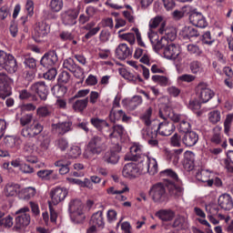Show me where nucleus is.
<instances>
[{
  "label": "nucleus",
  "instance_id": "obj_8",
  "mask_svg": "<svg viewBox=\"0 0 233 233\" xmlns=\"http://www.w3.org/2000/svg\"><path fill=\"white\" fill-rule=\"evenodd\" d=\"M45 130V127L39 122H33L32 125L24 127L21 131L23 137H35Z\"/></svg>",
  "mask_w": 233,
  "mask_h": 233
},
{
  "label": "nucleus",
  "instance_id": "obj_36",
  "mask_svg": "<svg viewBox=\"0 0 233 233\" xmlns=\"http://www.w3.org/2000/svg\"><path fill=\"white\" fill-rule=\"evenodd\" d=\"M154 111V109L152 107H148L147 109H146V111L140 116V120L142 121V123H144V125L146 126H150L153 123H157V121H152V112Z\"/></svg>",
  "mask_w": 233,
  "mask_h": 233
},
{
  "label": "nucleus",
  "instance_id": "obj_9",
  "mask_svg": "<svg viewBox=\"0 0 233 233\" xmlns=\"http://www.w3.org/2000/svg\"><path fill=\"white\" fill-rule=\"evenodd\" d=\"M79 15V11L77 9H68L62 13L61 18L62 23L66 26H74L77 23V17Z\"/></svg>",
  "mask_w": 233,
  "mask_h": 233
},
{
  "label": "nucleus",
  "instance_id": "obj_46",
  "mask_svg": "<svg viewBox=\"0 0 233 233\" xmlns=\"http://www.w3.org/2000/svg\"><path fill=\"white\" fill-rule=\"evenodd\" d=\"M152 81H154V83H158L160 86H168V77L167 76L155 75L152 76Z\"/></svg>",
  "mask_w": 233,
  "mask_h": 233
},
{
  "label": "nucleus",
  "instance_id": "obj_34",
  "mask_svg": "<svg viewBox=\"0 0 233 233\" xmlns=\"http://www.w3.org/2000/svg\"><path fill=\"white\" fill-rule=\"evenodd\" d=\"M90 225L94 227H105V220L103 218V211H97L93 214L90 219Z\"/></svg>",
  "mask_w": 233,
  "mask_h": 233
},
{
  "label": "nucleus",
  "instance_id": "obj_15",
  "mask_svg": "<svg viewBox=\"0 0 233 233\" xmlns=\"http://www.w3.org/2000/svg\"><path fill=\"white\" fill-rule=\"evenodd\" d=\"M48 34H50V25L45 22H40L35 28V40L39 43L41 39L46 37Z\"/></svg>",
  "mask_w": 233,
  "mask_h": 233
},
{
  "label": "nucleus",
  "instance_id": "obj_30",
  "mask_svg": "<svg viewBox=\"0 0 233 233\" xmlns=\"http://www.w3.org/2000/svg\"><path fill=\"white\" fill-rule=\"evenodd\" d=\"M155 216L159 218L161 221H172L176 217V213L171 209H160L155 214Z\"/></svg>",
  "mask_w": 233,
  "mask_h": 233
},
{
  "label": "nucleus",
  "instance_id": "obj_12",
  "mask_svg": "<svg viewBox=\"0 0 233 233\" xmlns=\"http://www.w3.org/2000/svg\"><path fill=\"white\" fill-rule=\"evenodd\" d=\"M30 90L34 92L35 96L37 94L42 101H46V98L48 97V86H46L45 82L40 81L33 84L30 86Z\"/></svg>",
  "mask_w": 233,
  "mask_h": 233
},
{
  "label": "nucleus",
  "instance_id": "obj_27",
  "mask_svg": "<svg viewBox=\"0 0 233 233\" xmlns=\"http://www.w3.org/2000/svg\"><path fill=\"white\" fill-rule=\"evenodd\" d=\"M53 128H56L60 136H65L66 132H70V130H72V121L67 120L65 122H59L53 125Z\"/></svg>",
  "mask_w": 233,
  "mask_h": 233
},
{
  "label": "nucleus",
  "instance_id": "obj_53",
  "mask_svg": "<svg viewBox=\"0 0 233 233\" xmlns=\"http://www.w3.org/2000/svg\"><path fill=\"white\" fill-rule=\"evenodd\" d=\"M36 114L39 117H49L52 116V110L47 106H41L37 108Z\"/></svg>",
  "mask_w": 233,
  "mask_h": 233
},
{
  "label": "nucleus",
  "instance_id": "obj_19",
  "mask_svg": "<svg viewBox=\"0 0 233 233\" xmlns=\"http://www.w3.org/2000/svg\"><path fill=\"white\" fill-rule=\"evenodd\" d=\"M116 57L120 61H125L132 56V48H130L127 44H119L115 51Z\"/></svg>",
  "mask_w": 233,
  "mask_h": 233
},
{
  "label": "nucleus",
  "instance_id": "obj_63",
  "mask_svg": "<svg viewBox=\"0 0 233 233\" xmlns=\"http://www.w3.org/2000/svg\"><path fill=\"white\" fill-rule=\"evenodd\" d=\"M232 121H233V114L228 115L224 122L225 134H228L230 132V126L232 125Z\"/></svg>",
  "mask_w": 233,
  "mask_h": 233
},
{
  "label": "nucleus",
  "instance_id": "obj_32",
  "mask_svg": "<svg viewBox=\"0 0 233 233\" xmlns=\"http://www.w3.org/2000/svg\"><path fill=\"white\" fill-rule=\"evenodd\" d=\"M70 165H72V162L69 160H57L55 162V167H58V171L61 176H65V174H68L70 172Z\"/></svg>",
  "mask_w": 233,
  "mask_h": 233
},
{
  "label": "nucleus",
  "instance_id": "obj_44",
  "mask_svg": "<svg viewBox=\"0 0 233 233\" xmlns=\"http://www.w3.org/2000/svg\"><path fill=\"white\" fill-rule=\"evenodd\" d=\"M123 114H124L123 109H119V110L112 109L109 114L110 120L113 123H116V121H119V119H122Z\"/></svg>",
  "mask_w": 233,
  "mask_h": 233
},
{
  "label": "nucleus",
  "instance_id": "obj_20",
  "mask_svg": "<svg viewBox=\"0 0 233 233\" xmlns=\"http://www.w3.org/2000/svg\"><path fill=\"white\" fill-rule=\"evenodd\" d=\"M199 91V99L201 103H208L214 97L213 91L210 88L207 87V85L200 83L198 86Z\"/></svg>",
  "mask_w": 233,
  "mask_h": 233
},
{
  "label": "nucleus",
  "instance_id": "obj_57",
  "mask_svg": "<svg viewBox=\"0 0 233 233\" xmlns=\"http://www.w3.org/2000/svg\"><path fill=\"white\" fill-rule=\"evenodd\" d=\"M8 86V76L5 73H0V92H5Z\"/></svg>",
  "mask_w": 233,
  "mask_h": 233
},
{
  "label": "nucleus",
  "instance_id": "obj_17",
  "mask_svg": "<svg viewBox=\"0 0 233 233\" xmlns=\"http://www.w3.org/2000/svg\"><path fill=\"white\" fill-rule=\"evenodd\" d=\"M122 176L127 179H134L139 176V167L134 163L126 164L122 170Z\"/></svg>",
  "mask_w": 233,
  "mask_h": 233
},
{
  "label": "nucleus",
  "instance_id": "obj_14",
  "mask_svg": "<svg viewBox=\"0 0 233 233\" xmlns=\"http://www.w3.org/2000/svg\"><path fill=\"white\" fill-rule=\"evenodd\" d=\"M175 130L176 126L174 125V122L164 121L159 123L157 121V131L158 132L159 136H172Z\"/></svg>",
  "mask_w": 233,
  "mask_h": 233
},
{
  "label": "nucleus",
  "instance_id": "obj_4",
  "mask_svg": "<svg viewBox=\"0 0 233 233\" xmlns=\"http://www.w3.org/2000/svg\"><path fill=\"white\" fill-rule=\"evenodd\" d=\"M14 230L16 232H25V228L30 225L32 218L30 217V208L24 207L15 211Z\"/></svg>",
  "mask_w": 233,
  "mask_h": 233
},
{
  "label": "nucleus",
  "instance_id": "obj_58",
  "mask_svg": "<svg viewBox=\"0 0 233 233\" xmlns=\"http://www.w3.org/2000/svg\"><path fill=\"white\" fill-rule=\"evenodd\" d=\"M63 66L66 70H69V72H72L77 66V64H76L74 59L67 58V59L64 60Z\"/></svg>",
  "mask_w": 233,
  "mask_h": 233
},
{
  "label": "nucleus",
  "instance_id": "obj_55",
  "mask_svg": "<svg viewBox=\"0 0 233 233\" xmlns=\"http://www.w3.org/2000/svg\"><path fill=\"white\" fill-rule=\"evenodd\" d=\"M72 76L67 71H62L58 76V83H62L63 85H66V83L70 82V78Z\"/></svg>",
  "mask_w": 233,
  "mask_h": 233
},
{
  "label": "nucleus",
  "instance_id": "obj_33",
  "mask_svg": "<svg viewBox=\"0 0 233 233\" xmlns=\"http://www.w3.org/2000/svg\"><path fill=\"white\" fill-rule=\"evenodd\" d=\"M194 152L186 151L184 154V168L190 171L194 168Z\"/></svg>",
  "mask_w": 233,
  "mask_h": 233
},
{
  "label": "nucleus",
  "instance_id": "obj_56",
  "mask_svg": "<svg viewBox=\"0 0 233 233\" xmlns=\"http://www.w3.org/2000/svg\"><path fill=\"white\" fill-rule=\"evenodd\" d=\"M209 121L213 125H216L217 123H219L221 121V113L219 111H212L209 113Z\"/></svg>",
  "mask_w": 233,
  "mask_h": 233
},
{
  "label": "nucleus",
  "instance_id": "obj_45",
  "mask_svg": "<svg viewBox=\"0 0 233 233\" xmlns=\"http://www.w3.org/2000/svg\"><path fill=\"white\" fill-rule=\"evenodd\" d=\"M168 45V42L162 36L158 41L155 42L152 46L155 52H159V50H165V46Z\"/></svg>",
  "mask_w": 233,
  "mask_h": 233
},
{
  "label": "nucleus",
  "instance_id": "obj_54",
  "mask_svg": "<svg viewBox=\"0 0 233 233\" xmlns=\"http://www.w3.org/2000/svg\"><path fill=\"white\" fill-rule=\"evenodd\" d=\"M35 150V145L32 142H25L24 145V154L25 156H32Z\"/></svg>",
  "mask_w": 233,
  "mask_h": 233
},
{
  "label": "nucleus",
  "instance_id": "obj_41",
  "mask_svg": "<svg viewBox=\"0 0 233 233\" xmlns=\"http://www.w3.org/2000/svg\"><path fill=\"white\" fill-rule=\"evenodd\" d=\"M140 105H143L141 96H134L127 103L129 110H136Z\"/></svg>",
  "mask_w": 233,
  "mask_h": 233
},
{
  "label": "nucleus",
  "instance_id": "obj_35",
  "mask_svg": "<svg viewBox=\"0 0 233 233\" xmlns=\"http://www.w3.org/2000/svg\"><path fill=\"white\" fill-rule=\"evenodd\" d=\"M123 134H125V127L119 124H115L112 127V131L108 134V137H110V139L114 137H123Z\"/></svg>",
  "mask_w": 233,
  "mask_h": 233
},
{
  "label": "nucleus",
  "instance_id": "obj_1",
  "mask_svg": "<svg viewBox=\"0 0 233 233\" xmlns=\"http://www.w3.org/2000/svg\"><path fill=\"white\" fill-rule=\"evenodd\" d=\"M127 161H138V163H144L146 161V167L151 176L157 174V161L156 158H148V156L143 154L140 146H132L130 152L126 155Z\"/></svg>",
  "mask_w": 233,
  "mask_h": 233
},
{
  "label": "nucleus",
  "instance_id": "obj_29",
  "mask_svg": "<svg viewBox=\"0 0 233 233\" xmlns=\"http://www.w3.org/2000/svg\"><path fill=\"white\" fill-rule=\"evenodd\" d=\"M183 154V148L176 149L173 151H170L168 149H165V156L168 161H173L174 165H177L179 162V156Z\"/></svg>",
  "mask_w": 233,
  "mask_h": 233
},
{
  "label": "nucleus",
  "instance_id": "obj_48",
  "mask_svg": "<svg viewBox=\"0 0 233 233\" xmlns=\"http://www.w3.org/2000/svg\"><path fill=\"white\" fill-rule=\"evenodd\" d=\"M52 174H54V170L42 169L37 171L36 176L40 177V179H42L43 181H48Z\"/></svg>",
  "mask_w": 233,
  "mask_h": 233
},
{
  "label": "nucleus",
  "instance_id": "obj_37",
  "mask_svg": "<svg viewBox=\"0 0 233 233\" xmlns=\"http://www.w3.org/2000/svg\"><path fill=\"white\" fill-rule=\"evenodd\" d=\"M52 92L53 95L59 99L65 97V95L68 92V87H66V86L56 85L53 86Z\"/></svg>",
  "mask_w": 233,
  "mask_h": 233
},
{
  "label": "nucleus",
  "instance_id": "obj_60",
  "mask_svg": "<svg viewBox=\"0 0 233 233\" xmlns=\"http://www.w3.org/2000/svg\"><path fill=\"white\" fill-rule=\"evenodd\" d=\"M202 43L204 45H208V46H212L213 43H215V39L212 37V35H210V31H207L206 33H204V35H202Z\"/></svg>",
  "mask_w": 233,
  "mask_h": 233
},
{
  "label": "nucleus",
  "instance_id": "obj_40",
  "mask_svg": "<svg viewBox=\"0 0 233 233\" xmlns=\"http://www.w3.org/2000/svg\"><path fill=\"white\" fill-rule=\"evenodd\" d=\"M19 98L22 100L30 99L31 101H37V96L35 95L34 91L23 89L19 92Z\"/></svg>",
  "mask_w": 233,
  "mask_h": 233
},
{
  "label": "nucleus",
  "instance_id": "obj_38",
  "mask_svg": "<svg viewBox=\"0 0 233 233\" xmlns=\"http://www.w3.org/2000/svg\"><path fill=\"white\" fill-rule=\"evenodd\" d=\"M168 194L170 198H174V199H178L183 196V187H177L176 185L168 186Z\"/></svg>",
  "mask_w": 233,
  "mask_h": 233
},
{
  "label": "nucleus",
  "instance_id": "obj_43",
  "mask_svg": "<svg viewBox=\"0 0 233 233\" xmlns=\"http://www.w3.org/2000/svg\"><path fill=\"white\" fill-rule=\"evenodd\" d=\"M71 74H73L74 77L76 79H80L81 83L85 81V69H83L81 66L76 65L74 70L71 71Z\"/></svg>",
  "mask_w": 233,
  "mask_h": 233
},
{
  "label": "nucleus",
  "instance_id": "obj_47",
  "mask_svg": "<svg viewBox=\"0 0 233 233\" xmlns=\"http://www.w3.org/2000/svg\"><path fill=\"white\" fill-rule=\"evenodd\" d=\"M211 143H214L215 145H219V143H221V127H217L213 129Z\"/></svg>",
  "mask_w": 233,
  "mask_h": 233
},
{
  "label": "nucleus",
  "instance_id": "obj_39",
  "mask_svg": "<svg viewBox=\"0 0 233 233\" xmlns=\"http://www.w3.org/2000/svg\"><path fill=\"white\" fill-rule=\"evenodd\" d=\"M164 34L165 35L162 36L166 39V41L168 43L170 41H176V38L177 37V34L176 33V28L174 27H165L164 28Z\"/></svg>",
  "mask_w": 233,
  "mask_h": 233
},
{
  "label": "nucleus",
  "instance_id": "obj_61",
  "mask_svg": "<svg viewBox=\"0 0 233 233\" xmlns=\"http://www.w3.org/2000/svg\"><path fill=\"white\" fill-rule=\"evenodd\" d=\"M24 65L27 66V68H30L31 70H34L37 66V63L34 57L26 56L24 61Z\"/></svg>",
  "mask_w": 233,
  "mask_h": 233
},
{
  "label": "nucleus",
  "instance_id": "obj_16",
  "mask_svg": "<svg viewBox=\"0 0 233 233\" xmlns=\"http://www.w3.org/2000/svg\"><path fill=\"white\" fill-rule=\"evenodd\" d=\"M148 26L149 31H154L157 26H159L158 34L163 35L165 34V28H167V21L163 19V16L157 15L149 21Z\"/></svg>",
  "mask_w": 233,
  "mask_h": 233
},
{
  "label": "nucleus",
  "instance_id": "obj_42",
  "mask_svg": "<svg viewBox=\"0 0 233 233\" xmlns=\"http://www.w3.org/2000/svg\"><path fill=\"white\" fill-rule=\"evenodd\" d=\"M4 143L7 148H15L16 147H19V138L14 136H6L4 138Z\"/></svg>",
  "mask_w": 233,
  "mask_h": 233
},
{
  "label": "nucleus",
  "instance_id": "obj_64",
  "mask_svg": "<svg viewBox=\"0 0 233 233\" xmlns=\"http://www.w3.org/2000/svg\"><path fill=\"white\" fill-rule=\"evenodd\" d=\"M170 144L171 147H181V136H179L177 133H175L170 138Z\"/></svg>",
  "mask_w": 233,
  "mask_h": 233
},
{
  "label": "nucleus",
  "instance_id": "obj_50",
  "mask_svg": "<svg viewBox=\"0 0 233 233\" xmlns=\"http://www.w3.org/2000/svg\"><path fill=\"white\" fill-rule=\"evenodd\" d=\"M0 227H5V228H11L14 227V218L7 216L5 218L2 217L0 219Z\"/></svg>",
  "mask_w": 233,
  "mask_h": 233
},
{
  "label": "nucleus",
  "instance_id": "obj_25",
  "mask_svg": "<svg viewBox=\"0 0 233 233\" xmlns=\"http://www.w3.org/2000/svg\"><path fill=\"white\" fill-rule=\"evenodd\" d=\"M218 205L223 210H232L233 201L232 197L228 194H223L218 198Z\"/></svg>",
  "mask_w": 233,
  "mask_h": 233
},
{
  "label": "nucleus",
  "instance_id": "obj_11",
  "mask_svg": "<svg viewBox=\"0 0 233 233\" xmlns=\"http://www.w3.org/2000/svg\"><path fill=\"white\" fill-rule=\"evenodd\" d=\"M66 196H68V189L66 187H56L50 191L53 205H59L61 201H65Z\"/></svg>",
  "mask_w": 233,
  "mask_h": 233
},
{
  "label": "nucleus",
  "instance_id": "obj_10",
  "mask_svg": "<svg viewBox=\"0 0 233 233\" xmlns=\"http://www.w3.org/2000/svg\"><path fill=\"white\" fill-rule=\"evenodd\" d=\"M179 54H181L179 46L174 43H167V45L164 47V50H163L164 57L171 61H176V59L179 57Z\"/></svg>",
  "mask_w": 233,
  "mask_h": 233
},
{
  "label": "nucleus",
  "instance_id": "obj_26",
  "mask_svg": "<svg viewBox=\"0 0 233 233\" xmlns=\"http://www.w3.org/2000/svg\"><path fill=\"white\" fill-rule=\"evenodd\" d=\"M96 22H89L84 26V30H86L87 33L85 35V39H91L94 35H97L101 26L97 25L96 27Z\"/></svg>",
  "mask_w": 233,
  "mask_h": 233
},
{
  "label": "nucleus",
  "instance_id": "obj_52",
  "mask_svg": "<svg viewBox=\"0 0 233 233\" xmlns=\"http://www.w3.org/2000/svg\"><path fill=\"white\" fill-rule=\"evenodd\" d=\"M55 145L57 147V148H59V150L65 152V150L68 148V140H66V138L61 137L56 140Z\"/></svg>",
  "mask_w": 233,
  "mask_h": 233
},
{
  "label": "nucleus",
  "instance_id": "obj_49",
  "mask_svg": "<svg viewBox=\"0 0 233 233\" xmlns=\"http://www.w3.org/2000/svg\"><path fill=\"white\" fill-rule=\"evenodd\" d=\"M184 33L187 37H199V31L193 26H187L184 28Z\"/></svg>",
  "mask_w": 233,
  "mask_h": 233
},
{
  "label": "nucleus",
  "instance_id": "obj_18",
  "mask_svg": "<svg viewBox=\"0 0 233 233\" xmlns=\"http://www.w3.org/2000/svg\"><path fill=\"white\" fill-rule=\"evenodd\" d=\"M143 139L148 141V139H156L157 137V122L150 124L149 126H146L141 130Z\"/></svg>",
  "mask_w": 233,
  "mask_h": 233
},
{
  "label": "nucleus",
  "instance_id": "obj_6",
  "mask_svg": "<svg viewBox=\"0 0 233 233\" xmlns=\"http://www.w3.org/2000/svg\"><path fill=\"white\" fill-rule=\"evenodd\" d=\"M149 196H151L155 203H165V201H168L167 187L163 183L153 185L149 189Z\"/></svg>",
  "mask_w": 233,
  "mask_h": 233
},
{
  "label": "nucleus",
  "instance_id": "obj_13",
  "mask_svg": "<svg viewBox=\"0 0 233 233\" xmlns=\"http://www.w3.org/2000/svg\"><path fill=\"white\" fill-rule=\"evenodd\" d=\"M58 59L56 51H49L42 56L40 65L44 66V68H50V66H56Z\"/></svg>",
  "mask_w": 233,
  "mask_h": 233
},
{
  "label": "nucleus",
  "instance_id": "obj_62",
  "mask_svg": "<svg viewBox=\"0 0 233 233\" xmlns=\"http://www.w3.org/2000/svg\"><path fill=\"white\" fill-rule=\"evenodd\" d=\"M68 156L73 158L79 157V156H81V147L77 146L71 147L68 151Z\"/></svg>",
  "mask_w": 233,
  "mask_h": 233
},
{
  "label": "nucleus",
  "instance_id": "obj_59",
  "mask_svg": "<svg viewBox=\"0 0 233 233\" xmlns=\"http://www.w3.org/2000/svg\"><path fill=\"white\" fill-rule=\"evenodd\" d=\"M50 7L53 12H61L63 8V0H51Z\"/></svg>",
  "mask_w": 233,
  "mask_h": 233
},
{
  "label": "nucleus",
  "instance_id": "obj_2",
  "mask_svg": "<svg viewBox=\"0 0 233 233\" xmlns=\"http://www.w3.org/2000/svg\"><path fill=\"white\" fill-rule=\"evenodd\" d=\"M106 150V142L99 136H94L90 138L83 153L85 159H92L94 156H99Z\"/></svg>",
  "mask_w": 233,
  "mask_h": 233
},
{
  "label": "nucleus",
  "instance_id": "obj_23",
  "mask_svg": "<svg viewBox=\"0 0 233 233\" xmlns=\"http://www.w3.org/2000/svg\"><path fill=\"white\" fill-rule=\"evenodd\" d=\"M198 141H199V135L195 131L187 132L182 137V143L185 147H195Z\"/></svg>",
  "mask_w": 233,
  "mask_h": 233
},
{
  "label": "nucleus",
  "instance_id": "obj_5",
  "mask_svg": "<svg viewBox=\"0 0 233 233\" xmlns=\"http://www.w3.org/2000/svg\"><path fill=\"white\" fill-rule=\"evenodd\" d=\"M17 60L14 56L0 50V70H6L9 74L17 72Z\"/></svg>",
  "mask_w": 233,
  "mask_h": 233
},
{
  "label": "nucleus",
  "instance_id": "obj_21",
  "mask_svg": "<svg viewBox=\"0 0 233 233\" xmlns=\"http://www.w3.org/2000/svg\"><path fill=\"white\" fill-rule=\"evenodd\" d=\"M118 152H121V147L117 146V150H109L105 153L103 157L104 163H106L107 165H117L119 163V155Z\"/></svg>",
  "mask_w": 233,
  "mask_h": 233
},
{
  "label": "nucleus",
  "instance_id": "obj_7",
  "mask_svg": "<svg viewBox=\"0 0 233 233\" xmlns=\"http://www.w3.org/2000/svg\"><path fill=\"white\" fill-rule=\"evenodd\" d=\"M71 218L76 223H83L85 221V215L83 214V202L79 199H73L69 202L68 208Z\"/></svg>",
  "mask_w": 233,
  "mask_h": 233
},
{
  "label": "nucleus",
  "instance_id": "obj_31",
  "mask_svg": "<svg viewBox=\"0 0 233 233\" xmlns=\"http://www.w3.org/2000/svg\"><path fill=\"white\" fill-rule=\"evenodd\" d=\"M71 104L74 111L79 113L85 112V110L88 106V97H86L84 99H77L75 102L73 101Z\"/></svg>",
  "mask_w": 233,
  "mask_h": 233
},
{
  "label": "nucleus",
  "instance_id": "obj_28",
  "mask_svg": "<svg viewBox=\"0 0 233 233\" xmlns=\"http://www.w3.org/2000/svg\"><path fill=\"white\" fill-rule=\"evenodd\" d=\"M91 125L98 130V132H102L103 134V129L107 128V130H110V124L106 122L105 119H101L99 117H93L90 119Z\"/></svg>",
  "mask_w": 233,
  "mask_h": 233
},
{
  "label": "nucleus",
  "instance_id": "obj_51",
  "mask_svg": "<svg viewBox=\"0 0 233 233\" xmlns=\"http://www.w3.org/2000/svg\"><path fill=\"white\" fill-rule=\"evenodd\" d=\"M187 224V218H185V217L178 216L175 218L172 227L173 228H183V226Z\"/></svg>",
  "mask_w": 233,
  "mask_h": 233
},
{
  "label": "nucleus",
  "instance_id": "obj_3",
  "mask_svg": "<svg viewBox=\"0 0 233 233\" xmlns=\"http://www.w3.org/2000/svg\"><path fill=\"white\" fill-rule=\"evenodd\" d=\"M159 116L162 119H171V121H174V123H179L178 130L180 132H184V134H187V132H190V128H192V126L190 125V122L188 119H183L181 118V116L176 114L174 112V109L170 106H166L163 109L159 110Z\"/></svg>",
  "mask_w": 233,
  "mask_h": 233
},
{
  "label": "nucleus",
  "instance_id": "obj_22",
  "mask_svg": "<svg viewBox=\"0 0 233 233\" xmlns=\"http://www.w3.org/2000/svg\"><path fill=\"white\" fill-rule=\"evenodd\" d=\"M21 186L15 182H8L4 187V194L5 198H15L19 194Z\"/></svg>",
  "mask_w": 233,
  "mask_h": 233
},
{
  "label": "nucleus",
  "instance_id": "obj_24",
  "mask_svg": "<svg viewBox=\"0 0 233 233\" xmlns=\"http://www.w3.org/2000/svg\"><path fill=\"white\" fill-rule=\"evenodd\" d=\"M189 21L194 26L198 28H205L207 26V20L201 13L193 12L189 15Z\"/></svg>",
  "mask_w": 233,
  "mask_h": 233
}]
</instances>
